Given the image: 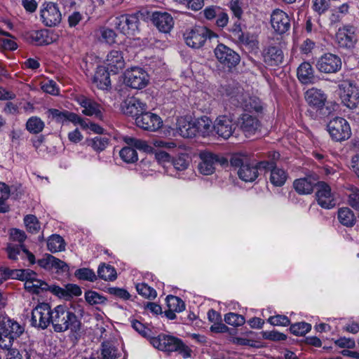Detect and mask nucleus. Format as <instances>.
<instances>
[{
  "mask_svg": "<svg viewBox=\"0 0 359 359\" xmlns=\"http://www.w3.org/2000/svg\"><path fill=\"white\" fill-rule=\"evenodd\" d=\"M108 292L113 295L114 297L116 298H119L123 300H128L130 297V294L129 292L123 289V288H119V287H109L108 289Z\"/></svg>",
  "mask_w": 359,
  "mask_h": 359,
  "instance_id": "nucleus-57",
  "label": "nucleus"
},
{
  "mask_svg": "<svg viewBox=\"0 0 359 359\" xmlns=\"http://www.w3.org/2000/svg\"><path fill=\"white\" fill-rule=\"evenodd\" d=\"M40 20L46 27L57 26L62 20V13L57 4L46 1L40 8Z\"/></svg>",
  "mask_w": 359,
  "mask_h": 359,
  "instance_id": "nucleus-7",
  "label": "nucleus"
},
{
  "mask_svg": "<svg viewBox=\"0 0 359 359\" xmlns=\"http://www.w3.org/2000/svg\"><path fill=\"white\" fill-rule=\"evenodd\" d=\"M47 247L51 252H61L65 249V243L62 237L55 234L48 238Z\"/></svg>",
  "mask_w": 359,
  "mask_h": 359,
  "instance_id": "nucleus-39",
  "label": "nucleus"
},
{
  "mask_svg": "<svg viewBox=\"0 0 359 359\" xmlns=\"http://www.w3.org/2000/svg\"><path fill=\"white\" fill-rule=\"evenodd\" d=\"M95 36L102 43H107L109 45L118 43L116 40L117 35L111 29L101 27L96 31Z\"/></svg>",
  "mask_w": 359,
  "mask_h": 359,
  "instance_id": "nucleus-36",
  "label": "nucleus"
},
{
  "mask_svg": "<svg viewBox=\"0 0 359 359\" xmlns=\"http://www.w3.org/2000/svg\"><path fill=\"white\" fill-rule=\"evenodd\" d=\"M151 344L154 347L163 351H179L182 353L184 357H189V350L183 344V342L172 336L159 335L158 337H154L151 339Z\"/></svg>",
  "mask_w": 359,
  "mask_h": 359,
  "instance_id": "nucleus-4",
  "label": "nucleus"
},
{
  "mask_svg": "<svg viewBox=\"0 0 359 359\" xmlns=\"http://www.w3.org/2000/svg\"><path fill=\"white\" fill-rule=\"evenodd\" d=\"M53 33L48 29L32 30L27 33L26 37L36 45H51L53 43Z\"/></svg>",
  "mask_w": 359,
  "mask_h": 359,
  "instance_id": "nucleus-29",
  "label": "nucleus"
},
{
  "mask_svg": "<svg viewBox=\"0 0 359 359\" xmlns=\"http://www.w3.org/2000/svg\"><path fill=\"white\" fill-rule=\"evenodd\" d=\"M75 276L80 280L93 282L97 279L95 272L89 269L83 268L76 271Z\"/></svg>",
  "mask_w": 359,
  "mask_h": 359,
  "instance_id": "nucleus-55",
  "label": "nucleus"
},
{
  "mask_svg": "<svg viewBox=\"0 0 359 359\" xmlns=\"http://www.w3.org/2000/svg\"><path fill=\"white\" fill-rule=\"evenodd\" d=\"M106 67L113 74H117L125 67V61L121 53L117 50H112L107 55L104 61Z\"/></svg>",
  "mask_w": 359,
  "mask_h": 359,
  "instance_id": "nucleus-25",
  "label": "nucleus"
},
{
  "mask_svg": "<svg viewBox=\"0 0 359 359\" xmlns=\"http://www.w3.org/2000/svg\"><path fill=\"white\" fill-rule=\"evenodd\" d=\"M25 331L24 327L8 317L0 319V348L9 349Z\"/></svg>",
  "mask_w": 359,
  "mask_h": 359,
  "instance_id": "nucleus-2",
  "label": "nucleus"
},
{
  "mask_svg": "<svg viewBox=\"0 0 359 359\" xmlns=\"http://www.w3.org/2000/svg\"><path fill=\"white\" fill-rule=\"evenodd\" d=\"M215 54L222 64L229 68L235 67L240 62L239 55L229 46H217Z\"/></svg>",
  "mask_w": 359,
  "mask_h": 359,
  "instance_id": "nucleus-18",
  "label": "nucleus"
},
{
  "mask_svg": "<svg viewBox=\"0 0 359 359\" xmlns=\"http://www.w3.org/2000/svg\"><path fill=\"white\" fill-rule=\"evenodd\" d=\"M36 273L34 271V276H28L26 283H24L25 288L27 291L33 294H39L44 291H50L51 292L52 285H49L45 281L38 279Z\"/></svg>",
  "mask_w": 359,
  "mask_h": 359,
  "instance_id": "nucleus-26",
  "label": "nucleus"
},
{
  "mask_svg": "<svg viewBox=\"0 0 359 359\" xmlns=\"http://www.w3.org/2000/svg\"><path fill=\"white\" fill-rule=\"evenodd\" d=\"M52 326L56 332H65L67 330L74 334L81 332L82 323L81 319L65 306L59 305L53 309Z\"/></svg>",
  "mask_w": 359,
  "mask_h": 359,
  "instance_id": "nucleus-1",
  "label": "nucleus"
},
{
  "mask_svg": "<svg viewBox=\"0 0 359 359\" xmlns=\"http://www.w3.org/2000/svg\"><path fill=\"white\" fill-rule=\"evenodd\" d=\"M85 299L90 305L104 304L106 298L97 292L89 290L85 293Z\"/></svg>",
  "mask_w": 359,
  "mask_h": 359,
  "instance_id": "nucleus-53",
  "label": "nucleus"
},
{
  "mask_svg": "<svg viewBox=\"0 0 359 359\" xmlns=\"http://www.w3.org/2000/svg\"><path fill=\"white\" fill-rule=\"evenodd\" d=\"M226 94L230 97L232 103L243 108L245 111L258 112L262 110L259 99L250 96L241 88H237L232 92H226Z\"/></svg>",
  "mask_w": 359,
  "mask_h": 359,
  "instance_id": "nucleus-5",
  "label": "nucleus"
},
{
  "mask_svg": "<svg viewBox=\"0 0 359 359\" xmlns=\"http://www.w3.org/2000/svg\"><path fill=\"white\" fill-rule=\"evenodd\" d=\"M123 114L130 116H138L147 109V104L139 98L130 97L124 100L121 106Z\"/></svg>",
  "mask_w": 359,
  "mask_h": 359,
  "instance_id": "nucleus-21",
  "label": "nucleus"
},
{
  "mask_svg": "<svg viewBox=\"0 0 359 359\" xmlns=\"http://www.w3.org/2000/svg\"><path fill=\"white\" fill-rule=\"evenodd\" d=\"M213 128L217 134L224 139L230 137L235 130L232 120L226 116L217 117Z\"/></svg>",
  "mask_w": 359,
  "mask_h": 359,
  "instance_id": "nucleus-22",
  "label": "nucleus"
},
{
  "mask_svg": "<svg viewBox=\"0 0 359 359\" xmlns=\"http://www.w3.org/2000/svg\"><path fill=\"white\" fill-rule=\"evenodd\" d=\"M316 198L319 205L323 208L331 209L336 205L330 187L325 182H318L316 184Z\"/></svg>",
  "mask_w": 359,
  "mask_h": 359,
  "instance_id": "nucleus-15",
  "label": "nucleus"
},
{
  "mask_svg": "<svg viewBox=\"0 0 359 359\" xmlns=\"http://www.w3.org/2000/svg\"><path fill=\"white\" fill-rule=\"evenodd\" d=\"M136 125L145 130L155 132L163 126L161 118L156 114L144 111L135 118Z\"/></svg>",
  "mask_w": 359,
  "mask_h": 359,
  "instance_id": "nucleus-14",
  "label": "nucleus"
},
{
  "mask_svg": "<svg viewBox=\"0 0 359 359\" xmlns=\"http://www.w3.org/2000/svg\"><path fill=\"white\" fill-rule=\"evenodd\" d=\"M264 337L265 339H270L272 341H283V340L286 339L285 334H284L281 332L275 331V330L270 331V332H265L264 334Z\"/></svg>",
  "mask_w": 359,
  "mask_h": 359,
  "instance_id": "nucleus-62",
  "label": "nucleus"
},
{
  "mask_svg": "<svg viewBox=\"0 0 359 359\" xmlns=\"http://www.w3.org/2000/svg\"><path fill=\"white\" fill-rule=\"evenodd\" d=\"M305 99L309 105L320 109L326 102L327 95L321 90L313 88L306 92Z\"/></svg>",
  "mask_w": 359,
  "mask_h": 359,
  "instance_id": "nucleus-30",
  "label": "nucleus"
},
{
  "mask_svg": "<svg viewBox=\"0 0 359 359\" xmlns=\"http://www.w3.org/2000/svg\"><path fill=\"white\" fill-rule=\"evenodd\" d=\"M168 308L177 313L182 312L185 309L184 302L179 297L169 295L166 297Z\"/></svg>",
  "mask_w": 359,
  "mask_h": 359,
  "instance_id": "nucleus-47",
  "label": "nucleus"
},
{
  "mask_svg": "<svg viewBox=\"0 0 359 359\" xmlns=\"http://www.w3.org/2000/svg\"><path fill=\"white\" fill-rule=\"evenodd\" d=\"M315 184L310 178H300L294 181L293 187L299 194H309L312 193Z\"/></svg>",
  "mask_w": 359,
  "mask_h": 359,
  "instance_id": "nucleus-35",
  "label": "nucleus"
},
{
  "mask_svg": "<svg viewBox=\"0 0 359 359\" xmlns=\"http://www.w3.org/2000/svg\"><path fill=\"white\" fill-rule=\"evenodd\" d=\"M119 155L121 159L128 163H135L138 159L136 150L131 146L123 147L120 151Z\"/></svg>",
  "mask_w": 359,
  "mask_h": 359,
  "instance_id": "nucleus-45",
  "label": "nucleus"
},
{
  "mask_svg": "<svg viewBox=\"0 0 359 359\" xmlns=\"http://www.w3.org/2000/svg\"><path fill=\"white\" fill-rule=\"evenodd\" d=\"M316 66L321 72L334 73L341 69V61L336 55L327 53L319 59Z\"/></svg>",
  "mask_w": 359,
  "mask_h": 359,
  "instance_id": "nucleus-19",
  "label": "nucleus"
},
{
  "mask_svg": "<svg viewBox=\"0 0 359 359\" xmlns=\"http://www.w3.org/2000/svg\"><path fill=\"white\" fill-rule=\"evenodd\" d=\"M230 161L233 166L239 168L238 177L246 182L255 181L258 177V169H262L259 168V163H251L248 155L241 153L233 155Z\"/></svg>",
  "mask_w": 359,
  "mask_h": 359,
  "instance_id": "nucleus-3",
  "label": "nucleus"
},
{
  "mask_svg": "<svg viewBox=\"0 0 359 359\" xmlns=\"http://www.w3.org/2000/svg\"><path fill=\"white\" fill-rule=\"evenodd\" d=\"M8 278L17 279L26 283L28 276H34V271L30 269H7Z\"/></svg>",
  "mask_w": 359,
  "mask_h": 359,
  "instance_id": "nucleus-41",
  "label": "nucleus"
},
{
  "mask_svg": "<svg viewBox=\"0 0 359 359\" xmlns=\"http://www.w3.org/2000/svg\"><path fill=\"white\" fill-rule=\"evenodd\" d=\"M297 77L304 84L313 83L315 78L313 70L309 62H303L297 69Z\"/></svg>",
  "mask_w": 359,
  "mask_h": 359,
  "instance_id": "nucleus-34",
  "label": "nucleus"
},
{
  "mask_svg": "<svg viewBox=\"0 0 359 359\" xmlns=\"http://www.w3.org/2000/svg\"><path fill=\"white\" fill-rule=\"evenodd\" d=\"M224 321L232 326L238 327L243 325L245 322V318L235 313H229L224 316Z\"/></svg>",
  "mask_w": 359,
  "mask_h": 359,
  "instance_id": "nucleus-52",
  "label": "nucleus"
},
{
  "mask_svg": "<svg viewBox=\"0 0 359 359\" xmlns=\"http://www.w3.org/2000/svg\"><path fill=\"white\" fill-rule=\"evenodd\" d=\"M311 329V325L304 322L297 323L290 326V331L295 335H304Z\"/></svg>",
  "mask_w": 359,
  "mask_h": 359,
  "instance_id": "nucleus-54",
  "label": "nucleus"
},
{
  "mask_svg": "<svg viewBox=\"0 0 359 359\" xmlns=\"http://www.w3.org/2000/svg\"><path fill=\"white\" fill-rule=\"evenodd\" d=\"M126 84L134 89L145 88L149 81V74L140 67H132L125 72Z\"/></svg>",
  "mask_w": 359,
  "mask_h": 359,
  "instance_id": "nucleus-11",
  "label": "nucleus"
},
{
  "mask_svg": "<svg viewBox=\"0 0 359 359\" xmlns=\"http://www.w3.org/2000/svg\"><path fill=\"white\" fill-rule=\"evenodd\" d=\"M339 95L343 104L348 108L356 107L359 102V91L351 82L344 81L339 86Z\"/></svg>",
  "mask_w": 359,
  "mask_h": 359,
  "instance_id": "nucleus-13",
  "label": "nucleus"
},
{
  "mask_svg": "<svg viewBox=\"0 0 359 359\" xmlns=\"http://www.w3.org/2000/svg\"><path fill=\"white\" fill-rule=\"evenodd\" d=\"M53 269L60 272H67L69 271V266L65 262L53 256Z\"/></svg>",
  "mask_w": 359,
  "mask_h": 359,
  "instance_id": "nucleus-64",
  "label": "nucleus"
},
{
  "mask_svg": "<svg viewBox=\"0 0 359 359\" xmlns=\"http://www.w3.org/2000/svg\"><path fill=\"white\" fill-rule=\"evenodd\" d=\"M10 238L13 241H17L20 243V245H23V242L26 240L27 236L25 232L18 229H13L10 232ZM21 248V246H20Z\"/></svg>",
  "mask_w": 359,
  "mask_h": 359,
  "instance_id": "nucleus-58",
  "label": "nucleus"
},
{
  "mask_svg": "<svg viewBox=\"0 0 359 359\" xmlns=\"http://www.w3.org/2000/svg\"><path fill=\"white\" fill-rule=\"evenodd\" d=\"M78 104L83 108L82 113L88 116H95L102 120V107L93 100L83 95H79L76 99Z\"/></svg>",
  "mask_w": 359,
  "mask_h": 359,
  "instance_id": "nucleus-17",
  "label": "nucleus"
},
{
  "mask_svg": "<svg viewBox=\"0 0 359 359\" xmlns=\"http://www.w3.org/2000/svg\"><path fill=\"white\" fill-rule=\"evenodd\" d=\"M123 141L128 145L134 147L136 149L144 152H151L152 147L144 140L137 139L130 136L123 137Z\"/></svg>",
  "mask_w": 359,
  "mask_h": 359,
  "instance_id": "nucleus-40",
  "label": "nucleus"
},
{
  "mask_svg": "<svg viewBox=\"0 0 359 359\" xmlns=\"http://www.w3.org/2000/svg\"><path fill=\"white\" fill-rule=\"evenodd\" d=\"M199 156L201 162L198 164V169L200 172L205 175H212L215 170L216 165L226 162L224 158L206 151H201Z\"/></svg>",
  "mask_w": 359,
  "mask_h": 359,
  "instance_id": "nucleus-12",
  "label": "nucleus"
},
{
  "mask_svg": "<svg viewBox=\"0 0 359 359\" xmlns=\"http://www.w3.org/2000/svg\"><path fill=\"white\" fill-rule=\"evenodd\" d=\"M86 144L95 151L100 153L108 146L109 139L105 137L96 136L94 138L86 140Z\"/></svg>",
  "mask_w": 359,
  "mask_h": 359,
  "instance_id": "nucleus-38",
  "label": "nucleus"
},
{
  "mask_svg": "<svg viewBox=\"0 0 359 359\" xmlns=\"http://www.w3.org/2000/svg\"><path fill=\"white\" fill-rule=\"evenodd\" d=\"M136 290L139 294L147 299H154L157 295L156 290L144 283H137Z\"/></svg>",
  "mask_w": 359,
  "mask_h": 359,
  "instance_id": "nucleus-50",
  "label": "nucleus"
},
{
  "mask_svg": "<svg viewBox=\"0 0 359 359\" xmlns=\"http://www.w3.org/2000/svg\"><path fill=\"white\" fill-rule=\"evenodd\" d=\"M24 223L27 230L32 233H36L40 230V224L38 219L33 215H26L24 218Z\"/></svg>",
  "mask_w": 359,
  "mask_h": 359,
  "instance_id": "nucleus-49",
  "label": "nucleus"
},
{
  "mask_svg": "<svg viewBox=\"0 0 359 359\" xmlns=\"http://www.w3.org/2000/svg\"><path fill=\"white\" fill-rule=\"evenodd\" d=\"M271 24L274 31L279 34L285 33L290 28L288 15L280 9L274 10L271 13Z\"/></svg>",
  "mask_w": 359,
  "mask_h": 359,
  "instance_id": "nucleus-20",
  "label": "nucleus"
},
{
  "mask_svg": "<svg viewBox=\"0 0 359 359\" xmlns=\"http://www.w3.org/2000/svg\"><path fill=\"white\" fill-rule=\"evenodd\" d=\"M268 321L275 326H287L290 324V320L285 316L277 315L271 316Z\"/></svg>",
  "mask_w": 359,
  "mask_h": 359,
  "instance_id": "nucleus-59",
  "label": "nucleus"
},
{
  "mask_svg": "<svg viewBox=\"0 0 359 359\" xmlns=\"http://www.w3.org/2000/svg\"><path fill=\"white\" fill-rule=\"evenodd\" d=\"M152 21L157 29L163 33H169L174 26V20L170 14L166 12H154Z\"/></svg>",
  "mask_w": 359,
  "mask_h": 359,
  "instance_id": "nucleus-23",
  "label": "nucleus"
},
{
  "mask_svg": "<svg viewBox=\"0 0 359 359\" xmlns=\"http://www.w3.org/2000/svg\"><path fill=\"white\" fill-rule=\"evenodd\" d=\"M139 20L136 15L124 14L114 20L115 27L128 38L138 32Z\"/></svg>",
  "mask_w": 359,
  "mask_h": 359,
  "instance_id": "nucleus-10",
  "label": "nucleus"
},
{
  "mask_svg": "<svg viewBox=\"0 0 359 359\" xmlns=\"http://www.w3.org/2000/svg\"><path fill=\"white\" fill-rule=\"evenodd\" d=\"M108 69L98 67L93 77V83L101 90H108L111 86V81Z\"/></svg>",
  "mask_w": 359,
  "mask_h": 359,
  "instance_id": "nucleus-31",
  "label": "nucleus"
},
{
  "mask_svg": "<svg viewBox=\"0 0 359 359\" xmlns=\"http://www.w3.org/2000/svg\"><path fill=\"white\" fill-rule=\"evenodd\" d=\"M45 126L44 122L37 116L30 117L26 123L27 130L33 134L41 132Z\"/></svg>",
  "mask_w": 359,
  "mask_h": 359,
  "instance_id": "nucleus-42",
  "label": "nucleus"
},
{
  "mask_svg": "<svg viewBox=\"0 0 359 359\" xmlns=\"http://www.w3.org/2000/svg\"><path fill=\"white\" fill-rule=\"evenodd\" d=\"M51 293L63 298L65 300H69L73 297H79L81 294V287L75 284H67L65 287H60L57 285H53L51 287Z\"/></svg>",
  "mask_w": 359,
  "mask_h": 359,
  "instance_id": "nucleus-24",
  "label": "nucleus"
},
{
  "mask_svg": "<svg viewBox=\"0 0 359 359\" xmlns=\"http://www.w3.org/2000/svg\"><path fill=\"white\" fill-rule=\"evenodd\" d=\"M48 116L58 123H64L66 117V110L60 111L57 109H50L48 111Z\"/></svg>",
  "mask_w": 359,
  "mask_h": 359,
  "instance_id": "nucleus-60",
  "label": "nucleus"
},
{
  "mask_svg": "<svg viewBox=\"0 0 359 359\" xmlns=\"http://www.w3.org/2000/svg\"><path fill=\"white\" fill-rule=\"evenodd\" d=\"M172 165L175 170L182 171L186 170L189 165V157L187 154H180L172 161Z\"/></svg>",
  "mask_w": 359,
  "mask_h": 359,
  "instance_id": "nucleus-51",
  "label": "nucleus"
},
{
  "mask_svg": "<svg viewBox=\"0 0 359 359\" xmlns=\"http://www.w3.org/2000/svg\"><path fill=\"white\" fill-rule=\"evenodd\" d=\"M338 220L343 226L352 227L356 222V217L350 208H341L338 210Z\"/></svg>",
  "mask_w": 359,
  "mask_h": 359,
  "instance_id": "nucleus-37",
  "label": "nucleus"
},
{
  "mask_svg": "<svg viewBox=\"0 0 359 359\" xmlns=\"http://www.w3.org/2000/svg\"><path fill=\"white\" fill-rule=\"evenodd\" d=\"M327 130L332 139L336 142L344 141L351 135L348 123L341 117H335L330 120L327 124Z\"/></svg>",
  "mask_w": 359,
  "mask_h": 359,
  "instance_id": "nucleus-8",
  "label": "nucleus"
},
{
  "mask_svg": "<svg viewBox=\"0 0 359 359\" xmlns=\"http://www.w3.org/2000/svg\"><path fill=\"white\" fill-rule=\"evenodd\" d=\"M53 256L46 254L41 259H39L37 263L43 269L46 270L53 269Z\"/></svg>",
  "mask_w": 359,
  "mask_h": 359,
  "instance_id": "nucleus-61",
  "label": "nucleus"
},
{
  "mask_svg": "<svg viewBox=\"0 0 359 359\" xmlns=\"http://www.w3.org/2000/svg\"><path fill=\"white\" fill-rule=\"evenodd\" d=\"M336 41L339 45H348L355 42V29L352 26L339 28L336 34Z\"/></svg>",
  "mask_w": 359,
  "mask_h": 359,
  "instance_id": "nucleus-33",
  "label": "nucleus"
},
{
  "mask_svg": "<svg viewBox=\"0 0 359 359\" xmlns=\"http://www.w3.org/2000/svg\"><path fill=\"white\" fill-rule=\"evenodd\" d=\"M329 7V0H313V8L318 13H323Z\"/></svg>",
  "mask_w": 359,
  "mask_h": 359,
  "instance_id": "nucleus-63",
  "label": "nucleus"
},
{
  "mask_svg": "<svg viewBox=\"0 0 359 359\" xmlns=\"http://www.w3.org/2000/svg\"><path fill=\"white\" fill-rule=\"evenodd\" d=\"M197 133H200L202 136H208L212 131V121L206 116H203L197 121L196 123Z\"/></svg>",
  "mask_w": 359,
  "mask_h": 359,
  "instance_id": "nucleus-44",
  "label": "nucleus"
},
{
  "mask_svg": "<svg viewBox=\"0 0 359 359\" xmlns=\"http://www.w3.org/2000/svg\"><path fill=\"white\" fill-rule=\"evenodd\" d=\"M264 62L269 66H277L283 61V50L279 46H267L263 51Z\"/></svg>",
  "mask_w": 359,
  "mask_h": 359,
  "instance_id": "nucleus-28",
  "label": "nucleus"
},
{
  "mask_svg": "<svg viewBox=\"0 0 359 359\" xmlns=\"http://www.w3.org/2000/svg\"><path fill=\"white\" fill-rule=\"evenodd\" d=\"M41 88L43 92L53 95H57L59 91L55 81L53 80H48L42 82L41 84Z\"/></svg>",
  "mask_w": 359,
  "mask_h": 359,
  "instance_id": "nucleus-56",
  "label": "nucleus"
},
{
  "mask_svg": "<svg viewBox=\"0 0 359 359\" xmlns=\"http://www.w3.org/2000/svg\"><path fill=\"white\" fill-rule=\"evenodd\" d=\"M240 127L245 135L250 137L258 131L260 123L257 117L245 114L240 119Z\"/></svg>",
  "mask_w": 359,
  "mask_h": 359,
  "instance_id": "nucleus-27",
  "label": "nucleus"
},
{
  "mask_svg": "<svg viewBox=\"0 0 359 359\" xmlns=\"http://www.w3.org/2000/svg\"><path fill=\"white\" fill-rule=\"evenodd\" d=\"M177 132L184 138H191L197 134L196 123L180 118L177 120Z\"/></svg>",
  "mask_w": 359,
  "mask_h": 359,
  "instance_id": "nucleus-32",
  "label": "nucleus"
},
{
  "mask_svg": "<svg viewBox=\"0 0 359 359\" xmlns=\"http://www.w3.org/2000/svg\"><path fill=\"white\" fill-rule=\"evenodd\" d=\"M10 190L4 183L0 182V212H6L9 210L6 201L9 198Z\"/></svg>",
  "mask_w": 359,
  "mask_h": 359,
  "instance_id": "nucleus-48",
  "label": "nucleus"
},
{
  "mask_svg": "<svg viewBox=\"0 0 359 359\" xmlns=\"http://www.w3.org/2000/svg\"><path fill=\"white\" fill-rule=\"evenodd\" d=\"M98 276L104 280H114L116 278L114 268L109 264L100 265L97 270Z\"/></svg>",
  "mask_w": 359,
  "mask_h": 359,
  "instance_id": "nucleus-43",
  "label": "nucleus"
},
{
  "mask_svg": "<svg viewBox=\"0 0 359 359\" xmlns=\"http://www.w3.org/2000/svg\"><path fill=\"white\" fill-rule=\"evenodd\" d=\"M53 310L48 303H40L32 311L31 324L35 327L46 329L52 324Z\"/></svg>",
  "mask_w": 359,
  "mask_h": 359,
  "instance_id": "nucleus-9",
  "label": "nucleus"
},
{
  "mask_svg": "<svg viewBox=\"0 0 359 359\" xmlns=\"http://www.w3.org/2000/svg\"><path fill=\"white\" fill-rule=\"evenodd\" d=\"M102 359H116L117 357V349L109 341L102 343L101 348Z\"/></svg>",
  "mask_w": 359,
  "mask_h": 359,
  "instance_id": "nucleus-46",
  "label": "nucleus"
},
{
  "mask_svg": "<svg viewBox=\"0 0 359 359\" xmlns=\"http://www.w3.org/2000/svg\"><path fill=\"white\" fill-rule=\"evenodd\" d=\"M186 45H203L205 43H215L217 35L204 27H197L187 30L184 34Z\"/></svg>",
  "mask_w": 359,
  "mask_h": 359,
  "instance_id": "nucleus-6",
  "label": "nucleus"
},
{
  "mask_svg": "<svg viewBox=\"0 0 359 359\" xmlns=\"http://www.w3.org/2000/svg\"><path fill=\"white\" fill-rule=\"evenodd\" d=\"M259 168L270 171L269 180L275 187H282L286 182L287 175L286 172L274 165V163L269 161L259 163Z\"/></svg>",
  "mask_w": 359,
  "mask_h": 359,
  "instance_id": "nucleus-16",
  "label": "nucleus"
}]
</instances>
